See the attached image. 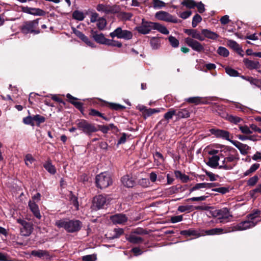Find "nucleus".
I'll return each mask as SVG.
<instances>
[{"label": "nucleus", "mask_w": 261, "mask_h": 261, "mask_svg": "<svg viewBox=\"0 0 261 261\" xmlns=\"http://www.w3.org/2000/svg\"><path fill=\"white\" fill-rule=\"evenodd\" d=\"M135 30L142 34H148L152 30H156L165 35L169 33V31L165 26L159 23L145 21L144 19H142L141 25L136 27Z\"/></svg>", "instance_id": "obj_1"}, {"label": "nucleus", "mask_w": 261, "mask_h": 261, "mask_svg": "<svg viewBox=\"0 0 261 261\" xmlns=\"http://www.w3.org/2000/svg\"><path fill=\"white\" fill-rule=\"evenodd\" d=\"M56 225L59 228H64L68 232L79 231L82 227V222L76 220L61 219L56 222Z\"/></svg>", "instance_id": "obj_2"}, {"label": "nucleus", "mask_w": 261, "mask_h": 261, "mask_svg": "<svg viewBox=\"0 0 261 261\" xmlns=\"http://www.w3.org/2000/svg\"><path fill=\"white\" fill-rule=\"evenodd\" d=\"M40 18H37L31 21H24L21 27V31L24 34H38L40 30L38 29L39 21Z\"/></svg>", "instance_id": "obj_3"}, {"label": "nucleus", "mask_w": 261, "mask_h": 261, "mask_svg": "<svg viewBox=\"0 0 261 261\" xmlns=\"http://www.w3.org/2000/svg\"><path fill=\"white\" fill-rule=\"evenodd\" d=\"M76 122L78 128L89 136L98 130L94 124L89 123L86 120H79Z\"/></svg>", "instance_id": "obj_4"}, {"label": "nucleus", "mask_w": 261, "mask_h": 261, "mask_svg": "<svg viewBox=\"0 0 261 261\" xmlns=\"http://www.w3.org/2000/svg\"><path fill=\"white\" fill-rule=\"evenodd\" d=\"M95 182L98 188L103 189L111 185L112 184V180L108 173L104 172L96 176Z\"/></svg>", "instance_id": "obj_5"}, {"label": "nucleus", "mask_w": 261, "mask_h": 261, "mask_svg": "<svg viewBox=\"0 0 261 261\" xmlns=\"http://www.w3.org/2000/svg\"><path fill=\"white\" fill-rule=\"evenodd\" d=\"M211 214L213 217L217 218L220 220L221 223H224L227 219L232 217L229 210L226 207L211 211Z\"/></svg>", "instance_id": "obj_6"}, {"label": "nucleus", "mask_w": 261, "mask_h": 261, "mask_svg": "<svg viewBox=\"0 0 261 261\" xmlns=\"http://www.w3.org/2000/svg\"><path fill=\"white\" fill-rule=\"evenodd\" d=\"M110 36L114 38L117 37L119 39H124L125 40H130L133 37L132 33L128 30H123L121 28L118 27L114 31L110 33Z\"/></svg>", "instance_id": "obj_7"}, {"label": "nucleus", "mask_w": 261, "mask_h": 261, "mask_svg": "<svg viewBox=\"0 0 261 261\" xmlns=\"http://www.w3.org/2000/svg\"><path fill=\"white\" fill-rule=\"evenodd\" d=\"M260 221L261 219L255 222L253 220L248 219V220L242 221L236 226H234L232 228V231H241L252 228Z\"/></svg>", "instance_id": "obj_8"}, {"label": "nucleus", "mask_w": 261, "mask_h": 261, "mask_svg": "<svg viewBox=\"0 0 261 261\" xmlns=\"http://www.w3.org/2000/svg\"><path fill=\"white\" fill-rule=\"evenodd\" d=\"M108 199L106 196L99 195L94 197L93 200L92 207L94 210H98L104 207L108 204Z\"/></svg>", "instance_id": "obj_9"}, {"label": "nucleus", "mask_w": 261, "mask_h": 261, "mask_svg": "<svg viewBox=\"0 0 261 261\" xmlns=\"http://www.w3.org/2000/svg\"><path fill=\"white\" fill-rule=\"evenodd\" d=\"M17 222L22 225V227L20 228V232L22 236L28 237L31 234L33 227L31 223L21 219H18Z\"/></svg>", "instance_id": "obj_10"}, {"label": "nucleus", "mask_w": 261, "mask_h": 261, "mask_svg": "<svg viewBox=\"0 0 261 261\" xmlns=\"http://www.w3.org/2000/svg\"><path fill=\"white\" fill-rule=\"evenodd\" d=\"M185 41L189 47L197 52L200 53L204 50L203 45L192 38L187 37L185 38Z\"/></svg>", "instance_id": "obj_11"}, {"label": "nucleus", "mask_w": 261, "mask_h": 261, "mask_svg": "<svg viewBox=\"0 0 261 261\" xmlns=\"http://www.w3.org/2000/svg\"><path fill=\"white\" fill-rule=\"evenodd\" d=\"M155 17L159 20H164L167 22L174 23L178 22L176 18H174L171 15L165 11H159L155 14Z\"/></svg>", "instance_id": "obj_12"}, {"label": "nucleus", "mask_w": 261, "mask_h": 261, "mask_svg": "<svg viewBox=\"0 0 261 261\" xmlns=\"http://www.w3.org/2000/svg\"><path fill=\"white\" fill-rule=\"evenodd\" d=\"M210 131L212 135H215L217 138H222L228 141L230 140V133L227 130L212 128Z\"/></svg>", "instance_id": "obj_13"}, {"label": "nucleus", "mask_w": 261, "mask_h": 261, "mask_svg": "<svg viewBox=\"0 0 261 261\" xmlns=\"http://www.w3.org/2000/svg\"><path fill=\"white\" fill-rule=\"evenodd\" d=\"M22 11L23 12L34 16H44L45 14V12L41 9L30 8L27 6L22 7Z\"/></svg>", "instance_id": "obj_14"}, {"label": "nucleus", "mask_w": 261, "mask_h": 261, "mask_svg": "<svg viewBox=\"0 0 261 261\" xmlns=\"http://www.w3.org/2000/svg\"><path fill=\"white\" fill-rule=\"evenodd\" d=\"M174 115H176V110L173 109H170L169 111L164 114V119H163L160 121L158 123V125L160 124H163L166 125L170 119H171Z\"/></svg>", "instance_id": "obj_15"}, {"label": "nucleus", "mask_w": 261, "mask_h": 261, "mask_svg": "<svg viewBox=\"0 0 261 261\" xmlns=\"http://www.w3.org/2000/svg\"><path fill=\"white\" fill-rule=\"evenodd\" d=\"M91 34L94 40L98 43L106 45L107 42H109V39L105 38L102 33L98 34L96 31L92 30Z\"/></svg>", "instance_id": "obj_16"}, {"label": "nucleus", "mask_w": 261, "mask_h": 261, "mask_svg": "<svg viewBox=\"0 0 261 261\" xmlns=\"http://www.w3.org/2000/svg\"><path fill=\"white\" fill-rule=\"evenodd\" d=\"M243 63L246 67L250 69H258L261 67V64L257 60H251L248 59H244Z\"/></svg>", "instance_id": "obj_17"}, {"label": "nucleus", "mask_w": 261, "mask_h": 261, "mask_svg": "<svg viewBox=\"0 0 261 261\" xmlns=\"http://www.w3.org/2000/svg\"><path fill=\"white\" fill-rule=\"evenodd\" d=\"M110 220L115 224H123L127 220L125 215L122 214H117L110 217Z\"/></svg>", "instance_id": "obj_18"}, {"label": "nucleus", "mask_w": 261, "mask_h": 261, "mask_svg": "<svg viewBox=\"0 0 261 261\" xmlns=\"http://www.w3.org/2000/svg\"><path fill=\"white\" fill-rule=\"evenodd\" d=\"M184 32L189 36H191L192 38L196 39L200 41H203L204 38L196 30L194 29H185Z\"/></svg>", "instance_id": "obj_19"}, {"label": "nucleus", "mask_w": 261, "mask_h": 261, "mask_svg": "<svg viewBox=\"0 0 261 261\" xmlns=\"http://www.w3.org/2000/svg\"><path fill=\"white\" fill-rule=\"evenodd\" d=\"M31 254L39 258L50 259V256L48 251L44 250H34L31 251Z\"/></svg>", "instance_id": "obj_20"}, {"label": "nucleus", "mask_w": 261, "mask_h": 261, "mask_svg": "<svg viewBox=\"0 0 261 261\" xmlns=\"http://www.w3.org/2000/svg\"><path fill=\"white\" fill-rule=\"evenodd\" d=\"M29 206L34 215L38 219H40L41 216L40 213L38 206L36 202L30 200L29 202Z\"/></svg>", "instance_id": "obj_21"}, {"label": "nucleus", "mask_w": 261, "mask_h": 261, "mask_svg": "<svg viewBox=\"0 0 261 261\" xmlns=\"http://www.w3.org/2000/svg\"><path fill=\"white\" fill-rule=\"evenodd\" d=\"M227 163V165H232V168L237 165L238 161L239 160L238 153L230 154L227 157L225 158Z\"/></svg>", "instance_id": "obj_22"}, {"label": "nucleus", "mask_w": 261, "mask_h": 261, "mask_svg": "<svg viewBox=\"0 0 261 261\" xmlns=\"http://www.w3.org/2000/svg\"><path fill=\"white\" fill-rule=\"evenodd\" d=\"M124 233V230L122 228H115L112 232L107 234L106 235L109 236L108 238L110 240L119 238L121 235Z\"/></svg>", "instance_id": "obj_23"}, {"label": "nucleus", "mask_w": 261, "mask_h": 261, "mask_svg": "<svg viewBox=\"0 0 261 261\" xmlns=\"http://www.w3.org/2000/svg\"><path fill=\"white\" fill-rule=\"evenodd\" d=\"M140 110L142 112L143 115L145 118L150 116L154 113H159L160 112L159 109H147L145 107H142V108Z\"/></svg>", "instance_id": "obj_24"}, {"label": "nucleus", "mask_w": 261, "mask_h": 261, "mask_svg": "<svg viewBox=\"0 0 261 261\" xmlns=\"http://www.w3.org/2000/svg\"><path fill=\"white\" fill-rule=\"evenodd\" d=\"M220 158L218 155H213L208 158V161L206 163L207 166L213 168H216L219 167V161Z\"/></svg>", "instance_id": "obj_25"}, {"label": "nucleus", "mask_w": 261, "mask_h": 261, "mask_svg": "<svg viewBox=\"0 0 261 261\" xmlns=\"http://www.w3.org/2000/svg\"><path fill=\"white\" fill-rule=\"evenodd\" d=\"M66 97L69 99L70 102L74 105L76 108L80 111L82 110L83 103L81 102L75 101V100L77 99V98L72 96L69 93L66 95Z\"/></svg>", "instance_id": "obj_26"}, {"label": "nucleus", "mask_w": 261, "mask_h": 261, "mask_svg": "<svg viewBox=\"0 0 261 261\" xmlns=\"http://www.w3.org/2000/svg\"><path fill=\"white\" fill-rule=\"evenodd\" d=\"M201 33L204 37L213 40H216L219 37L217 34L207 29L202 30Z\"/></svg>", "instance_id": "obj_27"}, {"label": "nucleus", "mask_w": 261, "mask_h": 261, "mask_svg": "<svg viewBox=\"0 0 261 261\" xmlns=\"http://www.w3.org/2000/svg\"><path fill=\"white\" fill-rule=\"evenodd\" d=\"M122 184L127 188H132L135 185V181L128 175H125L121 178Z\"/></svg>", "instance_id": "obj_28"}, {"label": "nucleus", "mask_w": 261, "mask_h": 261, "mask_svg": "<svg viewBox=\"0 0 261 261\" xmlns=\"http://www.w3.org/2000/svg\"><path fill=\"white\" fill-rule=\"evenodd\" d=\"M96 9L99 12H105L107 14L111 13L113 11L111 6L103 4H98L97 6Z\"/></svg>", "instance_id": "obj_29"}, {"label": "nucleus", "mask_w": 261, "mask_h": 261, "mask_svg": "<svg viewBox=\"0 0 261 261\" xmlns=\"http://www.w3.org/2000/svg\"><path fill=\"white\" fill-rule=\"evenodd\" d=\"M176 116L178 118H188L190 116V112L187 109L176 110Z\"/></svg>", "instance_id": "obj_30"}, {"label": "nucleus", "mask_w": 261, "mask_h": 261, "mask_svg": "<svg viewBox=\"0 0 261 261\" xmlns=\"http://www.w3.org/2000/svg\"><path fill=\"white\" fill-rule=\"evenodd\" d=\"M226 119L230 123L234 124H238L239 125L241 122L243 121V119L241 118L231 115H227Z\"/></svg>", "instance_id": "obj_31"}, {"label": "nucleus", "mask_w": 261, "mask_h": 261, "mask_svg": "<svg viewBox=\"0 0 261 261\" xmlns=\"http://www.w3.org/2000/svg\"><path fill=\"white\" fill-rule=\"evenodd\" d=\"M227 43L230 47L236 50L240 54H241V52L242 51V50L239 44H238L235 41L229 40Z\"/></svg>", "instance_id": "obj_32"}, {"label": "nucleus", "mask_w": 261, "mask_h": 261, "mask_svg": "<svg viewBox=\"0 0 261 261\" xmlns=\"http://www.w3.org/2000/svg\"><path fill=\"white\" fill-rule=\"evenodd\" d=\"M44 168L50 174H55L56 172V168L50 162L45 163L43 165Z\"/></svg>", "instance_id": "obj_33"}, {"label": "nucleus", "mask_w": 261, "mask_h": 261, "mask_svg": "<svg viewBox=\"0 0 261 261\" xmlns=\"http://www.w3.org/2000/svg\"><path fill=\"white\" fill-rule=\"evenodd\" d=\"M175 176L176 178H179L183 182H187L189 180V177L185 174H182L179 171L174 172Z\"/></svg>", "instance_id": "obj_34"}, {"label": "nucleus", "mask_w": 261, "mask_h": 261, "mask_svg": "<svg viewBox=\"0 0 261 261\" xmlns=\"http://www.w3.org/2000/svg\"><path fill=\"white\" fill-rule=\"evenodd\" d=\"M127 240L132 243L138 244L143 241V239L140 237L136 236L134 234H132L127 238Z\"/></svg>", "instance_id": "obj_35"}, {"label": "nucleus", "mask_w": 261, "mask_h": 261, "mask_svg": "<svg viewBox=\"0 0 261 261\" xmlns=\"http://www.w3.org/2000/svg\"><path fill=\"white\" fill-rule=\"evenodd\" d=\"M150 44L151 46V47L154 49H158L159 46H160V40L159 38L153 37H152L150 41Z\"/></svg>", "instance_id": "obj_36"}, {"label": "nucleus", "mask_w": 261, "mask_h": 261, "mask_svg": "<svg viewBox=\"0 0 261 261\" xmlns=\"http://www.w3.org/2000/svg\"><path fill=\"white\" fill-rule=\"evenodd\" d=\"M72 17L79 21H82L85 18V15L82 12L79 10H75L72 13Z\"/></svg>", "instance_id": "obj_37"}, {"label": "nucleus", "mask_w": 261, "mask_h": 261, "mask_svg": "<svg viewBox=\"0 0 261 261\" xmlns=\"http://www.w3.org/2000/svg\"><path fill=\"white\" fill-rule=\"evenodd\" d=\"M259 167V164L257 163H255L253 164L250 168L247 170L244 173V176H248L251 173L254 172Z\"/></svg>", "instance_id": "obj_38"}, {"label": "nucleus", "mask_w": 261, "mask_h": 261, "mask_svg": "<svg viewBox=\"0 0 261 261\" xmlns=\"http://www.w3.org/2000/svg\"><path fill=\"white\" fill-rule=\"evenodd\" d=\"M223 229L222 228H215L205 230V233L207 235H215L220 234L223 232Z\"/></svg>", "instance_id": "obj_39"}, {"label": "nucleus", "mask_w": 261, "mask_h": 261, "mask_svg": "<svg viewBox=\"0 0 261 261\" xmlns=\"http://www.w3.org/2000/svg\"><path fill=\"white\" fill-rule=\"evenodd\" d=\"M181 4L190 9L194 8L196 6V3L193 0H184Z\"/></svg>", "instance_id": "obj_40"}, {"label": "nucleus", "mask_w": 261, "mask_h": 261, "mask_svg": "<svg viewBox=\"0 0 261 261\" xmlns=\"http://www.w3.org/2000/svg\"><path fill=\"white\" fill-rule=\"evenodd\" d=\"M225 69L226 73L230 76L236 77L239 76V72L234 69L227 67Z\"/></svg>", "instance_id": "obj_41"}, {"label": "nucleus", "mask_w": 261, "mask_h": 261, "mask_svg": "<svg viewBox=\"0 0 261 261\" xmlns=\"http://www.w3.org/2000/svg\"><path fill=\"white\" fill-rule=\"evenodd\" d=\"M89 115L93 116H98L102 118L105 120L108 121L109 119L104 116L103 114L95 109H91L89 112Z\"/></svg>", "instance_id": "obj_42"}, {"label": "nucleus", "mask_w": 261, "mask_h": 261, "mask_svg": "<svg viewBox=\"0 0 261 261\" xmlns=\"http://www.w3.org/2000/svg\"><path fill=\"white\" fill-rule=\"evenodd\" d=\"M239 127L241 132L243 134L249 135L252 134V131L249 128V127L246 125H242L241 124H239Z\"/></svg>", "instance_id": "obj_43"}, {"label": "nucleus", "mask_w": 261, "mask_h": 261, "mask_svg": "<svg viewBox=\"0 0 261 261\" xmlns=\"http://www.w3.org/2000/svg\"><path fill=\"white\" fill-rule=\"evenodd\" d=\"M153 7L155 9H161L165 6V3L160 0H152Z\"/></svg>", "instance_id": "obj_44"}, {"label": "nucleus", "mask_w": 261, "mask_h": 261, "mask_svg": "<svg viewBox=\"0 0 261 261\" xmlns=\"http://www.w3.org/2000/svg\"><path fill=\"white\" fill-rule=\"evenodd\" d=\"M219 169L225 170H230L232 169V165H227L225 158L222 161V165L219 166Z\"/></svg>", "instance_id": "obj_45"}, {"label": "nucleus", "mask_w": 261, "mask_h": 261, "mask_svg": "<svg viewBox=\"0 0 261 261\" xmlns=\"http://www.w3.org/2000/svg\"><path fill=\"white\" fill-rule=\"evenodd\" d=\"M33 119L34 121H36L37 122V125H39L40 124L44 122L45 121L44 117L38 114L33 116Z\"/></svg>", "instance_id": "obj_46"}, {"label": "nucleus", "mask_w": 261, "mask_h": 261, "mask_svg": "<svg viewBox=\"0 0 261 261\" xmlns=\"http://www.w3.org/2000/svg\"><path fill=\"white\" fill-rule=\"evenodd\" d=\"M106 20L103 18H100L98 19L97 26L99 30H102L104 29V28L106 26Z\"/></svg>", "instance_id": "obj_47"}, {"label": "nucleus", "mask_w": 261, "mask_h": 261, "mask_svg": "<svg viewBox=\"0 0 261 261\" xmlns=\"http://www.w3.org/2000/svg\"><path fill=\"white\" fill-rule=\"evenodd\" d=\"M202 20L201 17L198 14L195 15L193 18L192 25L193 28H195L197 24Z\"/></svg>", "instance_id": "obj_48"}, {"label": "nucleus", "mask_w": 261, "mask_h": 261, "mask_svg": "<svg viewBox=\"0 0 261 261\" xmlns=\"http://www.w3.org/2000/svg\"><path fill=\"white\" fill-rule=\"evenodd\" d=\"M70 200L72 204L77 208H79V202L77 201V198L76 196L74 195L71 192L70 194Z\"/></svg>", "instance_id": "obj_49"}, {"label": "nucleus", "mask_w": 261, "mask_h": 261, "mask_svg": "<svg viewBox=\"0 0 261 261\" xmlns=\"http://www.w3.org/2000/svg\"><path fill=\"white\" fill-rule=\"evenodd\" d=\"M218 53L224 57H226L229 55V51L225 47L220 46L218 48Z\"/></svg>", "instance_id": "obj_50"}, {"label": "nucleus", "mask_w": 261, "mask_h": 261, "mask_svg": "<svg viewBox=\"0 0 261 261\" xmlns=\"http://www.w3.org/2000/svg\"><path fill=\"white\" fill-rule=\"evenodd\" d=\"M186 101L189 103L198 105L200 102L201 98L199 97H191L187 98Z\"/></svg>", "instance_id": "obj_51"}, {"label": "nucleus", "mask_w": 261, "mask_h": 261, "mask_svg": "<svg viewBox=\"0 0 261 261\" xmlns=\"http://www.w3.org/2000/svg\"><path fill=\"white\" fill-rule=\"evenodd\" d=\"M180 234L186 236H195L197 235V232L193 229H188L181 231Z\"/></svg>", "instance_id": "obj_52"}, {"label": "nucleus", "mask_w": 261, "mask_h": 261, "mask_svg": "<svg viewBox=\"0 0 261 261\" xmlns=\"http://www.w3.org/2000/svg\"><path fill=\"white\" fill-rule=\"evenodd\" d=\"M23 122L27 125H31V126H34L35 124L34 122L33 116H27L23 118Z\"/></svg>", "instance_id": "obj_53"}, {"label": "nucleus", "mask_w": 261, "mask_h": 261, "mask_svg": "<svg viewBox=\"0 0 261 261\" xmlns=\"http://www.w3.org/2000/svg\"><path fill=\"white\" fill-rule=\"evenodd\" d=\"M169 41L173 47H177L179 45V41L174 37L170 36L168 38Z\"/></svg>", "instance_id": "obj_54"}, {"label": "nucleus", "mask_w": 261, "mask_h": 261, "mask_svg": "<svg viewBox=\"0 0 261 261\" xmlns=\"http://www.w3.org/2000/svg\"><path fill=\"white\" fill-rule=\"evenodd\" d=\"M106 45L112 46H117L118 47H121L122 45L120 42L110 39H109V42H107Z\"/></svg>", "instance_id": "obj_55"}, {"label": "nucleus", "mask_w": 261, "mask_h": 261, "mask_svg": "<svg viewBox=\"0 0 261 261\" xmlns=\"http://www.w3.org/2000/svg\"><path fill=\"white\" fill-rule=\"evenodd\" d=\"M258 180V177L257 175H255L248 179L247 181V185L251 187L254 186Z\"/></svg>", "instance_id": "obj_56"}, {"label": "nucleus", "mask_w": 261, "mask_h": 261, "mask_svg": "<svg viewBox=\"0 0 261 261\" xmlns=\"http://www.w3.org/2000/svg\"><path fill=\"white\" fill-rule=\"evenodd\" d=\"M35 161L34 158L30 154H28L25 157V163L27 166H30Z\"/></svg>", "instance_id": "obj_57"}, {"label": "nucleus", "mask_w": 261, "mask_h": 261, "mask_svg": "<svg viewBox=\"0 0 261 261\" xmlns=\"http://www.w3.org/2000/svg\"><path fill=\"white\" fill-rule=\"evenodd\" d=\"M96 259V255L95 254H89L82 256L83 261H95Z\"/></svg>", "instance_id": "obj_58"}, {"label": "nucleus", "mask_w": 261, "mask_h": 261, "mask_svg": "<svg viewBox=\"0 0 261 261\" xmlns=\"http://www.w3.org/2000/svg\"><path fill=\"white\" fill-rule=\"evenodd\" d=\"M239 147L240 148L239 149L241 153L244 155L246 154L248 152V151L250 148L249 146L244 144H242V145Z\"/></svg>", "instance_id": "obj_59"}, {"label": "nucleus", "mask_w": 261, "mask_h": 261, "mask_svg": "<svg viewBox=\"0 0 261 261\" xmlns=\"http://www.w3.org/2000/svg\"><path fill=\"white\" fill-rule=\"evenodd\" d=\"M192 207V205H180L178 207L177 210L181 213H183L191 211Z\"/></svg>", "instance_id": "obj_60"}, {"label": "nucleus", "mask_w": 261, "mask_h": 261, "mask_svg": "<svg viewBox=\"0 0 261 261\" xmlns=\"http://www.w3.org/2000/svg\"><path fill=\"white\" fill-rule=\"evenodd\" d=\"M87 45L91 47H95V45L94 42L89 40V39L85 35L81 39Z\"/></svg>", "instance_id": "obj_61"}, {"label": "nucleus", "mask_w": 261, "mask_h": 261, "mask_svg": "<svg viewBox=\"0 0 261 261\" xmlns=\"http://www.w3.org/2000/svg\"><path fill=\"white\" fill-rule=\"evenodd\" d=\"M203 188H206L205 182L199 183L197 184L195 186L192 188L190 190V192H192L193 191H195L196 190Z\"/></svg>", "instance_id": "obj_62"}, {"label": "nucleus", "mask_w": 261, "mask_h": 261, "mask_svg": "<svg viewBox=\"0 0 261 261\" xmlns=\"http://www.w3.org/2000/svg\"><path fill=\"white\" fill-rule=\"evenodd\" d=\"M109 107L111 109L115 110H122V109L125 108L124 106H122L119 104L115 103H110Z\"/></svg>", "instance_id": "obj_63"}, {"label": "nucleus", "mask_w": 261, "mask_h": 261, "mask_svg": "<svg viewBox=\"0 0 261 261\" xmlns=\"http://www.w3.org/2000/svg\"><path fill=\"white\" fill-rule=\"evenodd\" d=\"M133 15L130 13L123 12L121 14L122 19L124 20H130Z\"/></svg>", "instance_id": "obj_64"}]
</instances>
